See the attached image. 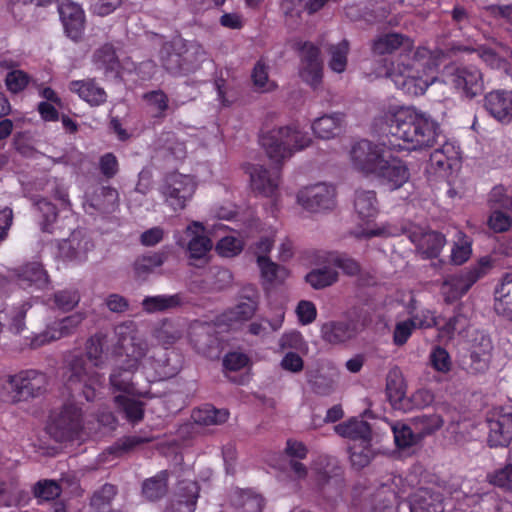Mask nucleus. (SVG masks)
<instances>
[{
  "mask_svg": "<svg viewBox=\"0 0 512 512\" xmlns=\"http://www.w3.org/2000/svg\"><path fill=\"white\" fill-rule=\"evenodd\" d=\"M201 46L182 38L165 43L161 49V62L166 71L173 75L193 72L197 66V55Z\"/></svg>",
  "mask_w": 512,
  "mask_h": 512,
  "instance_id": "4",
  "label": "nucleus"
},
{
  "mask_svg": "<svg viewBox=\"0 0 512 512\" xmlns=\"http://www.w3.org/2000/svg\"><path fill=\"white\" fill-rule=\"evenodd\" d=\"M488 204L491 209H504L512 212V196H509L502 185L492 188L488 195Z\"/></svg>",
  "mask_w": 512,
  "mask_h": 512,
  "instance_id": "58",
  "label": "nucleus"
},
{
  "mask_svg": "<svg viewBox=\"0 0 512 512\" xmlns=\"http://www.w3.org/2000/svg\"><path fill=\"white\" fill-rule=\"evenodd\" d=\"M300 77L305 83L316 89L322 82L323 64L302 65Z\"/></svg>",
  "mask_w": 512,
  "mask_h": 512,
  "instance_id": "64",
  "label": "nucleus"
},
{
  "mask_svg": "<svg viewBox=\"0 0 512 512\" xmlns=\"http://www.w3.org/2000/svg\"><path fill=\"white\" fill-rule=\"evenodd\" d=\"M61 492V487L55 480H40L33 488L34 496L45 501L54 500L60 496Z\"/></svg>",
  "mask_w": 512,
  "mask_h": 512,
  "instance_id": "59",
  "label": "nucleus"
},
{
  "mask_svg": "<svg viewBox=\"0 0 512 512\" xmlns=\"http://www.w3.org/2000/svg\"><path fill=\"white\" fill-rule=\"evenodd\" d=\"M83 428L82 412L74 404H65L61 410L51 416L47 432L57 442L73 441Z\"/></svg>",
  "mask_w": 512,
  "mask_h": 512,
  "instance_id": "6",
  "label": "nucleus"
},
{
  "mask_svg": "<svg viewBox=\"0 0 512 512\" xmlns=\"http://www.w3.org/2000/svg\"><path fill=\"white\" fill-rule=\"evenodd\" d=\"M153 437H144L140 435L124 436L118 439L112 446L108 448V452L112 455L120 457L134 451L143 444L150 443Z\"/></svg>",
  "mask_w": 512,
  "mask_h": 512,
  "instance_id": "44",
  "label": "nucleus"
},
{
  "mask_svg": "<svg viewBox=\"0 0 512 512\" xmlns=\"http://www.w3.org/2000/svg\"><path fill=\"white\" fill-rule=\"evenodd\" d=\"M72 93L92 107L103 105L107 101V93L94 78L73 80L68 85Z\"/></svg>",
  "mask_w": 512,
  "mask_h": 512,
  "instance_id": "23",
  "label": "nucleus"
},
{
  "mask_svg": "<svg viewBox=\"0 0 512 512\" xmlns=\"http://www.w3.org/2000/svg\"><path fill=\"white\" fill-rule=\"evenodd\" d=\"M385 391L392 407L401 410L407 397V384L399 367L395 366L388 371Z\"/></svg>",
  "mask_w": 512,
  "mask_h": 512,
  "instance_id": "26",
  "label": "nucleus"
},
{
  "mask_svg": "<svg viewBox=\"0 0 512 512\" xmlns=\"http://www.w3.org/2000/svg\"><path fill=\"white\" fill-rule=\"evenodd\" d=\"M197 188V183L190 175L172 172L167 174L159 191L165 203L173 210H183L192 199Z\"/></svg>",
  "mask_w": 512,
  "mask_h": 512,
  "instance_id": "5",
  "label": "nucleus"
},
{
  "mask_svg": "<svg viewBox=\"0 0 512 512\" xmlns=\"http://www.w3.org/2000/svg\"><path fill=\"white\" fill-rule=\"evenodd\" d=\"M413 42L404 34L391 32L379 35L372 41L371 50L375 55L392 54L401 47L411 51Z\"/></svg>",
  "mask_w": 512,
  "mask_h": 512,
  "instance_id": "27",
  "label": "nucleus"
},
{
  "mask_svg": "<svg viewBox=\"0 0 512 512\" xmlns=\"http://www.w3.org/2000/svg\"><path fill=\"white\" fill-rule=\"evenodd\" d=\"M486 481L504 492H512V463L489 472Z\"/></svg>",
  "mask_w": 512,
  "mask_h": 512,
  "instance_id": "51",
  "label": "nucleus"
},
{
  "mask_svg": "<svg viewBox=\"0 0 512 512\" xmlns=\"http://www.w3.org/2000/svg\"><path fill=\"white\" fill-rule=\"evenodd\" d=\"M451 251V261L456 265L465 263L472 254V240L462 231H457Z\"/></svg>",
  "mask_w": 512,
  "mask_h": 512,
  "instance_id": "47",
  "label": "nucleus"
},
{
  "mask_svg": "<svg viewBox=\"0 0 512 512\" xmlns=\"http://www.w3.org/2000/svg\"><path fill=\"white\" fill-rule=\"evenodd\" d=\"M169 472L160 471L154 477L146 479L142 484V494L149 501H157L168 492Z\"/></svg>",
  "mask_w": 512,
  "mask_h": 512,
  "instance_id": "39",
  "label": "nucleus"
},
{
  "mask_svg": "<svg viewBox=\"0 0 512 512\" xmlns=\"http://www.w3.org/2000/svg\"><path fill=\"white\" fill-rule=\"evenodd\" d=\"M103 354H79L73 355L72 359L69 360V371L70 376L68 377V383H79L83 380V377L88 374V364H92L96 367L101 366L103 363Z\"/></svg>",
  "mask_w": 512,
  "mask_h": 512,
  "instance_id": "35",
  "label": "nucleus"
},
{
  "mask_svg": "<svg viewBox=\"0 0 512 512\" xmlns=\"http://www.w3.org/2000/svg\"><path fill=\"white\" fill-rule=\"evenodd\" d=\"M142 99L149 108L155 111L153 114L154 118H165L166 112L169 110L170 106L168 95L163 90L157 89L148 91L143 94Z\"/></svg>",
  "mask_w": 512,
  "mask_h": 512,
  "instance_id": "46",
  "label": "nucleus"
},
{
  "mask_svg": "<svg viewBox=\"0 0 512 512\" xmlns=\"http://www.w3.org/2000/svg\"><path fill=\"white\" fill-rule=\"evenodd\" d=\"M446 244L445 236L437 231L423 233L417 243L419 253L425 259L437 258Z\"/></svg>",
  "mask_w": 512,
  "mask_h": 512,
  "instance_id": "36",
  "label": "nucleus"
},
{
  "mask_svg": "<svg viewBox=\"0 0 512 512\" xmlns=\"http://www.w3.org/2000/svg\"><path fill=\"white\" fill-rule=\"evenodd\" d=\"M49 282L48 274L42 264L28 263L21 268L17 275V284L23 288L44 289Z\"/></svg>",
  "mask_w": 512,
  "mask_h": 512,
  "instance_id": "29",
  "label": "nucleus"
},
{
  "mask_svg": "<svg viewBox=\"0 0 512 512\" xmlns=\"http://www.w3.org/2000/svg\"><path fill=\"white\" fill-rule=\"evenodd\" d=\"M457 364L471 374L484 372L488 368V359L480 354H458Z\"/></svg>",
  "mask_w": 512,
  "mask_h": 512,
  "instance_id": "57",
  "label": "nucleus"
},
{
  "mask_svg": "<svg viewBox=\"0 0 512 512\" xmlns=\"http://www.w3.org/2000/svg\"><path fill=\"white\" fill-rule=\"evenodd\" d=\"M350 157L356 170L365 175H374L384 156L377 144L364 139L352 146Z\"/></svg>",
  "mask_w": 512,
  "mask_h": 512,
  "instance_id": "11",
  "label": "nucleus"
},
{
  "mask_svg": "<svg viewBox=\"0 0 512 512\" xmlns=\"http://www.w3.org/2000/svg\"><path fill=\"white\" fill-rule=\"evenodd\" d=\"M205 227L203 223L192 221L185 229V234L190 237L186 250L189 260L201 261L207 263V255L213 247L212 240L204 235Z\"/></svg>",
  "mask_w": 512,
  "mask_h": 512,
  "instance_id": "19",
  "label": "nucleus"
},
{
  "mask_svg": "<svg viewBox=\"0 0 512 512\" xmlns=\"http://www.w3.org/2000/svg\"><path fill=\"white\" fill-rule=\"evenodd\" d=\"M493 266L492 257L483 256L474 265L460 273L448 275L441 285V294L445 302L453 303L459 300L478 280L486 276Z\"/></svg>",
  "mask_w": 512,
  "mask_h": 512,
  "instance_id": "3",
  "label": "nucleus"
},
{
  "mask_svg": "<svg viewBox=\"0 0 512 512\" xmlns=\"http://www.w3.org/2000/svg\"><path fill=\"white\" fill-rule=\"evenodd\" d=\"M487 443L490 447H506L512 440V412L488 419Z\"/></svg>",
  "mask_w": 512,
  "mask_h": 512,
  "instance_id": "24",
  "label": "nucleus"
},
{
  "mask_svg": "<svg viewBox=\"0 0 512 512\" xmlns=\"http://www.w3.org/2000/svg\"><path fill=\"white\" fill-rule=\"evenodd\" d=\"M119 207V193L111 186L96 187L91 193H86L84 209L89 214H111Z\"/></svg>",
  "mask_w": 512,
  "mask_h": 512,
  "instance_id": "16",
  "label": "nucleus"
},
{
  "mask_svg": "<svg viewBox=\"0 0 512 512\" xmlns=\"http://www.w3.org/2000/svg\"><path fill=\"white\" fill-rule=\"evenodd\" d=\"M115 368L110 375V384L114 390L133 394L135 387L133 375L140 365V360L135 354H114Z\"/></svg>",
  "mask_w": 512,
  "mask_h": 512,
  "instance_id": "10",
  "label": "nucleus"
},
{
  "mask_svg": "<svg viewBox=\"0 0 512 512\" xmlns=\"http://www.w3.org/2000/svg\"><path fill=\"white\" fill-rule=\"evenodd\" d=\"M9 389L15 402L26 401L39 397L46 391L48 384L44 373L36 370L22 371L16 375H9L7 379Z\"/></svg>",
  "mask_w": 512,
  "mask_h": 512,
  "instance_id": "8",
  "label": "nucleus"
},
{
  "mask_svg": "<svg viewBox=\"0 0 512 512\" xmlns=\"http://www.w3.org/2000/svg\"><path fill=\"white\" fill-rule=\"evenodd\" d=\"M66 35L73 41H79L85 29V14L82 7L70 0H62L58 7Z\"/></svg>",
  "mask_w": 512,
  "mask_h": 512,
  "instance_id": "17",
  "label": "nucleus"
},
{
  "mask_svg": "<svg viewBox=\"0 0 512 512\" xmlns=\"http://www.w3.org/2000/svg\"><path fill=\"white\" fill-rule=\"evenodd\" d=\"M335 432L346 438L362 440L368 443L371 440V428L368 422L358 419H350L334 427Z\"/></svg>",
  "mask_w": 512,
  "mask_h": 512,
  "instance_id": "37",
  "label": "nucleus"
},
{
  "mask_svg": "<svg viewBox=\"0 0 512 512\" xmlns=\"http://www.w3.org/2000/svg\"><path fill=\"white\" fill-rule=\"evenodd\" d=\"M215 250L220 256L233 257L241 253L243 243L236 237L225 236L217 242Z\"/></svg>",
  "mask_w": 512,
  "mask_h": 512,
  "instance_id": "61",
  "label": "nucleus"
},
{
  "mask_svg": "<svg viewBox=\"0 0 512 512\" xmlns=\"http://www.w3.org/2000/svg\"><path fill=\"white\" fill-rule=\"evenodd\" d=\"M232 502L240 512H261L264 505L263 498L251 491L235 492Z\"/></svg>",
  "mask_w": 512,
  "mask_h": 512,
  "instance_id": "45",
  "label": "nucleus"
},
{
  "mask_svg": "<svg viewBox=\"0 0 512 512\" xmlns=\"http://www.w3.org/2000/svg\"><path fill=\"white\" fill-rule=\"evenodd\" d=\"M318 264H327L339 268L349 277L358 276L361 272L360 263L349 254L340 251H326L317 257Z\"/></svg>",
  "mask_w": 512,
  "mask_h": 512,
  "instance_id": "28",
  "label": "nucleus"
},
{
  "mask_svg": "<svg viewBox=\"0 0 512 512\" xmlns=\"http://www.w3.org/2000/svg\"><path fill=\"white\" fill-rule=\"evenodd\" d=\"M311 142L309 134L300 130L296 124L262 133L260 144L275 166L272 169L259 164L246 166L252 190L265 197H273L278 191L283 161L290 158L295 152L308 147Z\"/></svg>",
  "mask_w": 512,
  "mask_h": 512,
  "instance_id": "1",
  "label": "nucleus"
},
{
  "mask_svg": "<svg viewBox=\"0 0 512 512\" xmlns=\"http://www.w3.org/2000/svg\"><path fill=\"white\" fill-rule=\"evenodd\" d=\"M117 409L130 423H138L144 418L145 403L126 395H118L114 398Z\"/></svg>",
  "mask_w": 512,
  "mask_h": 512,
  "instance_id": "40",
  "label": "nucleus"
},
{
  "mask_svg": "<svg viewBox=\"0 0 512 512\" xmlns=\"http://www.w3.org/2000/svg\"><path fill=\"white\" fill-rule=\"evenodd\" d=\"M84 317L81 313L69 315L48 326L46 330L35 334L31 339L29 346L31 349H38L45 344L71 335L81 324Z\"/></svg>",
  "mask_w": 512,
  "mask_h": 512,
  "instance_id": "15",
  "label": "nucleus"
},
{
  "mask_svg": "<svg viewBox=\"0 0 512 512\" xmlns=\"http://www.w3.org/2000/svg\"><path fill=\"white\" fill-rule=\"evenodd\" d=\"M35 207L41 213V230L47 233H53V224L58 217L57 207L46 198H38L34 202Z\"/></svg>",
  "mask_w": 512,
  "mask_h": 512,
  "instance_id": "49",
  "label": "nucleus"
},
{
  "mask_svg": "<svg viewBox=\"0 0 512 512\" xmlns=\"http://www.w3.org/2000/svg\"><path fill=\"white\" fill-rule=\"evenodd\" d=\"M412 66L410 63L403 64V69L399 68L398 73L392 68L388 71L396 87L408 95H422L428 88V83L420 77L411 75Z\"/></svg>",
  "mask_w": 512,
  "mask_h": 512,
  "instance_id": "25",
  "label": "nucleus"
},
{
  "mask_svg": "<svg viewBox=\"0 0 512 512\" xmlns=\"http://www.w3.org/2000/svg\"><path fill=\"white\" fill-rule=\"evenodd\" d=\"M392 430L395 444L400 449L411 447L420 440L418 433H414L406 424L396 423Z\"/></svg>",
  "mask_w": 512,
  "mask_h": 512,
  "instance_id": "56",
  "label": "nucleus"
},
{
  "mask_svg": "<svg viewBox=\"0 0 512 512\" xmlns=\"http://www.w3.org/2000/svg\"><path fill=\"white\" fill-rule=\"evenodd\" d=\"M389 132L403 140L407 150H424L433 147L441 136L440 125L430 115L414 107H397L385 113Z\"/></svg>",
  "mask_w": 512,
  "mask_h": 512,
  "instance_id": "2",
  "label": "nucleus"
},
{
  "mask_svg": "<svg viewBox=\"0 0 512 512\" xmlns=\"http://www.w3.org/2000/svg\"><path fill=\"white\" fill-rule=\"evenodd\" d=\"M257 264L263 279L269 283H283L289 276V270L273 261L268 256H257Z\"/></svg>",
  "mask_w": 512,
  "mask_h": 512,
  "instance_id": "42",
  "label": "nucleus"
},
{
  "mask_svg": "<svg viewBox=\"0 0 512 512\" xmlns=\"http://www.w3.org/2000/svg\"><path fill=\"white\" fill-rule=\"evenodd\" d=\"M279 344L283 351L305 352L307 350L302 334L296 330L285 332L282 335Z\"/></svg>",
  "mask_w": 512,
  "mask_h": 512,
  "instance_id": "60",
  "label": "nucleus"
},
{
  "mask_svg": "<svg viewBox=\"0 0 512 512\" xmlns=\"http://www.w3.org/2000/svg\"><path fill=\"white\" fill-rule=\"evenodd\" d=\"M350 50L349 41L343 39L337 44L330 45L328 51L331 55L329 67L336 73H342L347 66V56Z\"/></svg>",
  "mask_w": 512,
  "mask_h": 512,
  "instance_id": "48",
  "label": "nucleus"
},
{
  "mask_svg": "<svg viewBox=\"0 0 512 512\" xmlns=\"http://www.w3.org/2000/svg\"><path fill=\"white\" fill-rule=\"evenodd\" d=\"M200 490V484L195 480L178 481L165 512H195Z\"/></svg>",
  "mask_w": 512,
  "mask_h": 512,
  "instance_id": "13",
  "label": "nucleus"
},
{
  "mask_svg": "<svg viewBox=\"0 0 512 512\" xmlns=\"http://www.w3.org/2000/svg\"><path fill=\"white\" fill-rule=\"evenodd\" d=\"M29 75L22 70H12L5 77V85L13 94L22 92L29 84Z\"/></svg>",
  "mask_w": 512,
  "mask_h": 512,
  "instance_id": "62",
  "label": "nucleus"
},
{
  "mask_svg": "<svg viewBox=\"0 0 512 512\" xmlns=\"http://www.w3.org/2000/svg\"><path fill=\"white\" fill-rule=\"evenodd\" d=\"M434 401L432 391L422 388L415 391L410 397H406L403 408L400 411L408 412L413 409H423Z\"/></svg>",
  "mask_w": 512,
  "mask_h": 512,
  "instance_id": "55",
  "label": "nucleus"
},
{
  "mask_svg": "<svg viewBox=\"0 0 512 512\" xmlns=\"http://www.w3.org/2000/svg\"><path fill=\"white\" fill-rule=\"evenodd\" d=\"M411 512H443V501L440 493L422 488L412 496Z\"/></svg>",
  "mask_w": 512,
  "mask_h": 512,
  "instance_id": "33",
  "label": "nucleus"
},
{
  "mask_svg": "<svg viewBox=\"0 0 512 512\" xmlns=\"http://www.w3.org/2000/svg\"><path fill=\"white\" fill-rule=\"evenodd\" d=\"M306 378L313 393L320 396H328L337 388L339 372L334 367L319 366L317 368H308Z\"/></svg>",
  "mask_w": 512,
  "mask_h": 512,
  "instance_id": "20",
  "label": "nucleus"
},
{
  "mask_svg": "<svg viewBox=\"0 0 512 512\" xmlns=\"http://www.w3.org/2000/svg\"><path fill=\"white\" fill-rule=\"evenodd\" d=\"M470 325L468 317L459 310L448 319V321L439 329V336L452 338L454 333H463Z\"/></svg>",
  "mask_w": 512,
  "mask_h": 512,
  "instance_id": "53",
  "label": "nucleus"
},
{
  "mask_svg": "<svg viewBox=\"0 0 512 512\" xmlns=\"http://www.w3.org/2000/svg\"><path fill=\"white\" fill-rule=\"evenodd\" d=\"M354 209L364 223L372 222L378 214V200L373 190L359 189L355 192Z\"/></svg>",
  "mask_w": 512,
  "mask_h": 512,
  "instance_id": "32",
  "label": "nucleus"
},
{
  "mask_svg": "<svg viewBox=\"0 0 512 512\" xmlns=\"http://www.w3.org/2000/svg\"><path fill=\"white\" fill-rule=\"evenodd\" d=\"M183 303V295L176 293L173 295L147 296L142 301V307L147 313H155L178 308Z\"/></svg>",
  "mask_w": 512,
  "mask_h": 512,
  "instance_id": "38",
  "label": "nucleus"
},
{
  "mask_svg": "<svg viewBox=\"0 0 512 512\" xmlns=\"http://www.w3.org/2000/svg\"><path fill=\"white\" fill-rule=\"evenodd\" d=\"M165 261V254L154 252L143 255L134 263V271L137 277H145L151 273L155 268L163 265Z\"/></svg>",
  "mask_w": 512,
  "mask_h": 512,
  "instance_id": "50",
  "label": "nucleus"
},
{
  "mask_svg": "<svg viewBox=\"0 0 512 512\" xmlns=\"http://www.w3.org/2000/svg\"><path fill=\"white\" fill-rule=\"evenodd\" d=\"M487 225L495 233L508 231L512 226V218L499 209H493L488 217Z\"/></svg>",
  "mask_w": 512,
  "mask_h": 512,
  "instance_id": "63",
  "label": "nucleus"
},
{
  "mask_svg": "<svg viewBox=\"0 0 512 512\" xmlns=\"http://www.w3.org/2000/svg\"><path fill=\"white\" fill-rule=\"evenodd\" d=\"M322 265V268L313 269L305 276L306 282L314 289H323L338 281V272L335 269H332L330 267L331 265Z\"/></svg>",
  "mask_w": 512,
  "mask_h": 512,
  "instance_id": "43",
  "label": "nucleus"
},
{
  "mask_svg": "<svg viewBox=\"0 0 512 512\" xmlns=\"http://www.w3.org/2000/svg\"><path fill=\"white\" fill-rule=\"evenodd\" d=\"M357 334L358 323L352 319L328 321L321 327L323 340L334 345L345 343Z\"/></svg>",
  "mask_w": 512,
  "mask_h": 512,
  "instance_id": "22",
  "label": "nucleus"
},
{
  "mask_svg": "<svg viewBox=\"0 0 512 512\" xmlns=\"http://www.w3.org/2000/svg\"><path fill=\"white\" fill-rule=\"evenodd\" d=\"M229 412L226 409H216L212 405L194 409L192 419L199 425H220L227 421Z\"/></svg>",
  "mask_w": 512,
  "mask_h": 512,
  "instance_id": "41",
  "label": "nucleus"
},
{
  "mask_svg": "<svg viewBox=\"0 0 512 512\" xmlns=\"http://www.w3.org/2000/svg\"><path fill=\"white\" fill-rule=\"evenodd\" d=\"M495 314L512 323V271L503 273L493 289Z\"/></svg>",
  "mask_w": 512,
  "mask_h": 512,
  "instance_id": "21",
  "label": "nucleus"
},
{
  "mask_svg": "<svg viewBox=\"0 0 512 512\" xmlns=\"http://www.w3.org/2000/svg\"><path fill=\"white\" fill-rule=\"evenodd\" d=\"M258 298L257 291L252 289L250 295L241 296L236 305L216 316L215 325L219 328L232 329L251 320L258 310Z\"/></svg>",
  "mask_w": 512,
  "mask_h": 512,
  "instance_id": "9",
  "label": "nucleus"
},
{
  "mask_svg": "<svg viewBox=\"0 0 512 512\" xmlns=\"http://www.w3.org/2000/svg\"><path fill=\"white\" fill-rule=\"evenodd\" d=\"M483 107L497 121L512 122V91L494 89L488 92L484 96Z\"/></svg>",
  "mask_w": 512,
  "mask_h": 512,
  "instance_id": "18",
  "label": "nucleus"
},
{
  "mask_svg": "<svg viewBox=\"0 0 512 512\" xmlns=\"http://www.w3.org/2000/svg\"><path fill=\"white\" fill-rule=\"evenodd\" d=\"M443 77L446 84L469 99L480 95L484 90L483 74L474 65L446 67Z\"/></svg>",
  "mask_w": 512,
  "mask_h": 512,
  "instance_id": "7",
  "label": "nucleus"
},
{
  "mask_svg": "<svg viewBox=\"0 0 512 512\" xmlns=\"http://www.w3.org/2000/svg\"><path fill=\"white\" fill-rule=\"evenodd\" d=\"M343 113H332L317 118L312 123L314 134L321 139H331L340 135L344 128Z\"/></svg>",
  "mask_w": 512,
  "mask_h": 512,
  "instance_id": "31",
  "label": "nucleus"
},
{
  "mask_svg": "<svg viewBox=\"0 0 512 512\" xmlns=\"http://www.w3.org/2000/svg\"><path fill=\"white\" fill-rule=\"evenodd\" d=\"M116 494V486L106 483L99 490L94 492L90 505L98 512H107Z\"/></svg>",
  "mask_w": 512,
  "mask_h": 512,
  "instance_id": "52",
  "label": "nucleus"
},
{
  "mask_svg": "<svg viewBox=\"0 0 512 512\" xmlns=\"http://www.w3.org/2000/svg\"><path fill=\"white\" fill-rule=\"evenodd\" d=\"M390 190L401 188L410 179V170L405 161L398 157L384 158L373 175Z\"/></svg>",
  "mask_w": 512,
  "mask_h": 512,
  "instance_id": "14",
  "label": "nucleus"
},
{
  "mask_svg": "<svg viewBox=\"0 0 512 512\" xmlns=\"http://www.w3.org/2000/svg\"><path fill=\"white\" fill-rule=\"evenodd\" d=\"M413 424L419 430L417 433L419 437L429 435L436 430L440 429L443 425V419L440 415H419L413 418Z\"/></svg>",
  "mask_w": 512,
  "mask_h": 512,
  "instance_id": "54",
  "label": "nucleus"
},
{
  "mask_svg": "<svg viewBox=\"0 0 512 512\" xmlns=\"http://www.w3.org/2000/svg\"><path fill=\"white\" fill-rule=\"evenodd\" d=\"M182 354H154L150 358V366L158 379L175 376L182 368Z\"/></svg>",
  "mask_w": 512,
  "mask_h": 512,
  "instance_id": "30",
  "label": "nucleus"
},
{
  "mask_svg": "<svg viewBox=\"0 0 512 512\" xmlns=\"http://www.w3.org/2000/svg\"><path fill=\"white\" fill-rule=\"evenodd\" d=\"M336 189L333 185L318 183L299 191L297 199L306 210L319 212L335 205Z\"/></svg>",
  "mask_w": 512,
  "mask_h": 512,
  "instance_id": "12",
  "label": "nucleus"
},
{
  "mask_svg": "<svg viewBox=\"0 0 512 512\" xmlns=\"http://www.w3.org/2000/svg\"><path fill=\"white\" fill-rule=\"evenodd\" d=\"M93 63L97 70H102L105 75H119L121 63L114 46L106 43L99 47L93 54Z\"/></svg>",
  "mask_w": 512,
  "mask_h": 512,
  "instance_id": "34",
  "label": "nucleus"
}]
</instances>
